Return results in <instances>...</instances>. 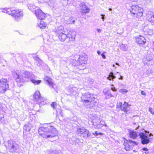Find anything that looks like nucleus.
Segmentation results:
<instances>
[{
    "label": "nucleus",
    "instance_id": "nucleus-1",
    "mask_svg": "<svg viewBox=\"0 0 154 154\" xmlns=\"http://www.w3.org/2000/svg\"><path fill=\"white\" fill-rule=\"evenodd\" d=\"M12 75L17 82L24 83L29 81H31L35 85H39L41 82L40 80H35L33 79L34 75L28 71L20 72L19 70H16L12 72Z\"/></svg>",
    "mask_w": 154,
    "mask_h": 154
},
{
    "label": "nucleus",
    "instance_id": "nucleus-2",
    "mask_svg": "<svg viewBox=\"0 0 154 154\" xmlns=\"http://www.w3.org/2000/svg\"><path fill=\"white\" fill-rule=\"evenodd\" d=\"M38 133L39 135L43 138H52L58 134L56 128L51 126L48 127H40L38 130Z\"/></svg>",
    "mask_w": 154,
    "mask_h": 154
},
{
    "label": "nucleus",
    "instance_id": "nucleus-3",
    "mask_svg": "<svg viewBox=\"0 0 154 154\" xmlns=\"http://www.w3.org/2000/svg\"><path fill=\"white\" fill-rule=\"evenodd\" d=\"M138 134L141 143L143 145L148 144L150 142V140L152 138L151 137L153 136L152 134L144 129L142 130Z\"/></svg>",
    "mask_w": 154,
    "mask_h": 154
},
{
    "label": "nucleus",
    "instance_id": "nucleus-4",
    "mask_svg": "<svg viewBox=\"0 0 154 154\" xmlns=\"http://www.w3.org/2000/svg\"><path fill=\"white\" fill-rule=\"evenodd\" d=\"M2 12L11 15L14 17L15 20L17 21L23 16V13L20 10H14L12 8H6L4 9Z\"/></svg>",
    "mask_w": 154,
    "mask_h": 154
},
{
    "label": "nucleus",
    "instance_id": "nucleus-5",
    "mask_svg": "<svg viewBox=\"0 0 154 154\" xmlns=\"http://www.w3.org/2000/svg\"><path fill=\"white\" fill-rule=\"evenodd\" d=\"M81 99L83 103L87 106L90 105L92 102L94 103L97 102L96 100H95L96 99L94 95L88 92L82 93Z\"/></svg>",
    "mask_w": 154,
    "mask_h": 154
},
{
    "label": "nucleus",
    "instance_id": "nucleus-6",
    "mask_svg": "<svg viewBox=\"0 0 154 154\" xmlns=\"http://www.w3.org/2000/svg\"><path fill=\"white\" fill-rule=\"evenodd\" d=\"M123 145L125 146V149L127 151L129 150L132 149L133 147L135 145H137L138 143L136 141L131 140H127L125 138Z\"/></svg>",
    "mask_w": 154,
    "mask_h": 154
},
{
    "label": "nucleus",
    "instance_id": "nucleus-7",
    "mask_svg": "<svg viewBox=\"0 0 154 154\" xmlns=\"http://www.w3.org/2000/svg\"><path fill=\"white\" fill-rule=\"evenodd\" d=\"M72 33L71 31H70L69 32L68 34H65L63 32L60 33V34L58 35L59 39L62 42L64 41L66 38H69V39L71 38L73 39H75V33L74 32H72V35L71 34Z\"/></svg>",
    "mask_w": 154,
    "mask_h": 154
},
{
    "label": "nucleus",
    "instance_id": "nucleus-8",
    "mask_svg": "<svg viewBox=\"0 0 154 154\" xmlns=\"http://www.w3.org/2000/svg\"><path fill=\"white\" fill-rule=\"evenodd\" d=\"M8 82L6 79H2L0 80V92L4 93L9 88Z\"/></svg>",
    "mask_w": 154,
    "mask_h": 154
},
{
    "label": "nucleus",
    "instance_id": "nucleus-9",
    "mask_svg": "<svg viewBox=\"0 0 154 154\" xmlns=\"http://www.w3.org/2000/svg\"><path fill=\"white\" fill-rule=\"evenodd\" d=\"M77 133L81 136H82L86 138L90 136L91 134L88 130L84 127L77 128L76 131Z\"/></svg>",
    "mask_w": 154,
    "mask_h": 154
},
{
    "label": "nucleus",
    "instance_id": "nucleus-10",
    "mask_svg": "<svg viewBox=\"0 0 154 154\" xmlns=\"http://www.w3.org/2000/svg\"><path fill=\"white\" fill-rule=\"evenodd\" d=\"M8 147L10 149L12 152H16L18 149V145L11 140H9L8 141Z\"/></svg>",
    "mask_w": 154,
    "mask_h": 154
},
{
    "label": "nucleus",
    "instance_id": "nucleus-11",
    "mask_svg": "<svg viewBox=\"0 0 154 154\" xmlns=\"http://www.w3.org/2000/svg\"><path fill=\"white\" fill-rule=\"evenodd\" d=\"M35 14L38 19L40 20H42L45 19V14L38 8L35 10Z\"/></svg>",
    "mask_w": 154,
    "mask_h": 154
},
{
    "label": "nucleus",
    "instance_id": "nucleus-12",
    "mask_svg": "<svg viewBox=\"0 0 154 154\" xmlns=\"http://www.w3.org/2000/svg\"><path fill=\"white\" fill-rule=\"evenodd\" d=\"M87 57L86 55H82L80 56L77 60L76 61L77 63L75 64H73V65L77 66L82 64H85L87 63Z\"/></svg>",
    "mask_w": 154,
    "mask_h": 154
},
{
    "label": "nucleus",
    "instance_id": "nucleus-13",
    "mask_svg": "<svg viewBox=\"0 0 154 154\" xmlns=\"http://www.w3.org/2000/svg\"><path fill=\"white\" fill-rule=\"evenodd\" d=\"M33 99L37 101V103L40 104L43 102V99L41 96L39 91H36L33 95Z\"/></svg>",
    "mask_w": 154,
    "mask_h": 154
},
{
    "label": "nucleus",
    "instance_id": "nucleus-14",
    "mask_svg": "<svg viewBox=\"0 0 154 154\" xmlns=\"http://www.w3.org/2000/svg\"><path fill=\"white\" fill-rule=\"evenodd\" d=\"M130 105L125 102L123 104L121 110L126 113H129L131 112V109L130 107Z\"/></svg>",
    "mask_w": 154,
    "mask_h": 154
},
{
    "label": "nucleus",
    "instance_id": "nucleus-15",
    "mask_svg": "<svg viewBox=\"0 0 154 154\" xmlns=\"http://www.w3.org/2000/svg\"><path fill=\"white\" fill-rule=\"evenodd\" d=\"M80 7L82 10L81 12L83 13V14L85 15L86 14L89 12V9L86 7V4L84 2H81L80 4Z\"/></svg>",
    "mask_w": 154,
    "mask_h": 154
},
{
    "label": "nucleus",
    "instance_id": "nucleus-16",
    "mask_svg": "<svg viewBox=\"0 0 154 154\" xmlns=\"http://www.w3.org/2000/svg\"><path fill=\"white\" fill-rule=\"evenodd\" d=\"M136 40L139 45L143 46L146 43V40L145 38L141 35H139V36L136 37Z\"/></svg>",
    "mask_w": 154,
    "mask_h": 154
},
{
    "label": "nucleus",
    "instance_id": "nucleus-17",
    "mask_svg": "<svg viewBox=\"0 0 154 154\" xmlns=\"http://www.w3.org/2000/svg\"><path fill=\"white\" fill-rule=\"evenodd\" d=\"M140 8H139V6L137 5H132L130 9V11L132 14H133V17H135V15L137 12L139 10Z\"/></svg>",
    "mask_w": 154,
    "mask_h": 154
},
{
    "label": "nucleus",
    "instance_id": "nucleus-18",
    "mask_svg": "<svg viewBox=\"0 0 154 154\" xmlns=\"http://www.w3.org/2000/svg\"><path fill=\"white\" fill-rule=\"evenodd\" d=\"M75 18L72 17H67L65 19V22L67 24H74Z\"/></svg>",
    "mask_w": 154,
    "mask_h": 154
},
{
    "label": "nucleus",
    "instance_id": "nucleus-19",
    "mask_svg": "<svg viewBox=\"0 0 154 154\" xmlns=\"http://www.w3.org/2000/svg\"><path fill=\"white\" fill-rule=\"evenodd\" d=\"M103 92L104 95L107 96L106 97V99L114 97V96L111 94L110 90L107 88L104 89L103 91Z\"/></svg>",
    "mask_w": 154,
    "mask_h": 154
},
{
    "label": "nucleus",
    "instance_id": "nucleus-20",
    "mask_svg": "<svg viewBox=\"0 0 154 154\" xmlns=\"http://www.w3.org/2000/svg\"><path fill=\"white\" fill-rule=\"evenodd\" d=\"M138 136L137 133L134 131H129V137L133 139H135Z\"/></svg>",
    "mask_w": 154,
    "mask_h": 154
},
{
    "label": "nucleus",
    "instance_id": "nucleus-21",
    "mask_svg": "<svg viewBox=\"0 0 154 154\" xmlns=\"http://www.w3.org/2000/svg\"><path fill=\"white\" fill-rule=\"evenodd\" d=\"M44 80L48 83L49 86L52 88H54V84L52 81V79L48 76H46L44 78Z\"/></svg>",
    "mask_w": 154,
    "mask_h": 154
},
{
    "label": "nucleus",
    "instance_id": "nucleus-22",
    "mask_svg": "<svg viewBox=\"0 0 154 154\" xmlns=\"http://www.w3.org/2000/svg\"><path fill=\"white\" fill-rule=\"evenodd\" d=\"M63 31V28L62 26L58 27L54 29V31L57 34V36L60 34V33H62Z\"/></svg>",
    "mask_w": 154,
    "mask_h": 154
},
{
    "label": "nucleus",
    "instance_id": "nucleus-23",
    "mask_svg": "<svg viewBox=\"0 0 154 154\" xmlns=\"http://www.w3.org/2000/svg\"><path fill=\"white\" fill-rule=\"evenodd\" d=\"M143 9L140 8V10L136 13L135 15H136V19L137 20H138L140 17L142 16L143 14Z\"/></svg>",
    "mask_w": 154,
    "mask_h": 154
},
{
    "label": "nucleus",
    "instance_id": "nucleus-24",
    "mask_svg": "<svg viewBox=\"0 0 154 154\" xmlns=\"http://www.w3.org/2000/svg\"><path fill=\"white\" fill-rule=\"evenodd\" d=\"M116 78V76H115L112 72H111L109 73L108 76L107 77V79L109 80L113 81V79Z\"/></svg>",
    "mask_w": 154,
    "mask_h": 154
},
{
    "label": "nucleus",
    "instance_id": "nucleus-25",
    "mask_svg": "<svg viewBox=\"0 0 154 154\" xmlns=\"http://www.w3.org/2000/svg\"><path fill=\"white\" fill-rule=\"evenodd\" d=\"M39 26L40 28L44 29L46 27V25L44 22L41 21Z\"/></svg>",
    "mask_w": 154,
    "mask_h": 154
},
{
    "label": "nucleus",
    "instance_id": "nucleus-26",
    "mask_svg": "<svg viewBox=\"0 0 154 154\" xmlns=\"http://www.w3.org/2000/svg\"><path fill=\"white\" fill-rule=\"evenodd\" d=\"M148 20L151 23H154V14L150 15Z\"/></svg>",
    "mask_w": 154,
    "mask_h": 154
},
{
    "label": "nucleus",
    "instance_id": "nucleus-27",
    "mask_svg": "<svg viewBox=\"0 0 154 154\" xmlns=\"http://www.w3.org/2000/svg\"><path fill=\"white\" fill-rule=\"evenodd\" d=\"M121 49L123 51H127L128 50L127 45L126 44H122L121 45Z\"/></svg>",
    "mask_w": 154,
    "mask_h": 154
},
{
    "label": "nucleus",
    "instance_id": "nucleus-28",
    "mask_svg": "<svg viewBox=\"0 0 154 154\" xmlns=\"http://www.w3.org/2000/svg\"><path fill=\"white\" fill-rule=\"evenodd\" d=\"M37 8H38V7L33 5L30 6V7L28 6L29 9L32 11H35V10H36Z\"/></svg>",
    "mask_w": 154,
    "mask_h": 154
},
{
    "label": "nucleus",
    "instance_id": "nucleus-29",
    "mask_svg": "<svg viewBox=\"0 0 154 154\" xmlns=\"http://www.w3.org/2000/svg\"><path fill=\"white\" fill-rule=\"evenodd\" d=\"M100 122V121L98 119H93L92 122V125H93L96 126V124H97Z\"/></svg>",
    "mask_w": 154,
    "mask_h": 154
},
{
    "label": "nucleus",
    "instance_id": "nucleus-30",
    "mask_svg": "<svg viewBox=\"0 0 154 154\" xmlns=\"http://www.w3.org/2000/svg\"><path fill=\"white\" fill-rule=\"evenodd\" d=\"M23 129L26 131H29L30 130L31 128L29 125H26L24 126Z\"/></svg>",
    "mask_w": 154,
    "mask_h": 154
},
{
    "label": "nucleus",
    "instance_id": "nucleus-31",
    "mask_svg": "<svg viewBox=\"0 0 154 154\" xmlns=\"http://www.w3.org/2000/svg\"><path fill=\"white\" fill-rule=\"evenodd\" d=\"M122 103L121 102H118L117 103V108H119L121 110L122 106H123Z\"/></svg>",
    "mask_w": 154,
    "mask_h": 154
},
{
    "label": "nucleus",
    "instance_id": "nucleus-32",
    "mask_svg": "<svg viewBox=\"0 0 154 154\" xmlns=\"http://www.w3.org/2000/svg\"><path fill=\"white\" fill-rule=\"evenodd\" d=\"M103 125L102 124L98 123L97 124V123L96 125V128L97 129L100 128L101 127H103Z\"/></svg>",
    "mask_w": 154,
    "mask_h": 154
},
{
    "label": "nucleus",
    "instance_id": "nucleus-33",
    "mask_svg": "<svg viewBox=\"0 0 154 154\" xmlns=\"http://www.w3.org/2000/svg\"><path fill=\"white\" fill-rule=\"evenodd\" d=\"M0 63H2V66H5V65L6 64V62L5 60L2 59L1 60H0Z\"/></svg>",
    "mask_w": 154,
    "mask_h": 154
},
{
    "label": "nucleus",
    "instance_id": "nucleus-34",
    "mask_svg": "<svg viewBox=\"0 0 154 154\" xmlns=\"http://www.w3.org/2000/svg\"><path fill=\"white\" fill-rule=\"evenodd\" d=\"M128 92V91L125 89H122L120 90L119 92L122 93V94H124L125 93H126Z\"/></svg>",
    "mask_w": 154,
    "mask_h": 154
},
{
    "label": "nucleus",
    "instance_id": "nucleus-35",
    "mask_svg": "<svg viewBox=\"0 0 154 154\" xmlns=\"http://www.w3.org/2000/svg\"><path fill=\"white\" fill-rule=\"evenodd\" d=\"M56 103L55 102H53L51 104V106L54 109L56 107Z\"/></svg>",
    "mask_w": 154,
    "mask_h": 154
},
{
    "label": "nucleus",
    "instance_id": "nucleus-36",
    "mask_svg": "<svg viewBox=\"0 0 154 154\" xmlns=\"http://www.w3.org/2000/svg\"><path fill=\"white\" fill-rule=\"evenodd\" d=\"M149 111L152 114L154 115V109L152 108H149Z\"/></svg>",
    "mask_w": 154,
    "mask_h": 154
},
{
    "label": "nucleus",
    "instance_id": "nucleus-37",
    "mask_svg": "<svg viewBox=\"0 0 154 154\" xmlns=\"http://www.w3.org/2000/svg\"><path fill=\"white\" fill-rule=\"evenodd\" d=\"M93 134L96 136L98 135L99 134L102 135H103V134L100 133H98L97 132V131H96L94 133H93Z\"/></svg>",
    "mask_w": 154,
    "mask_h": 154
},
{
    "label": "nucleus",
    "instance_id": "nucleus-38",
    "mask_svg": "<svg viewBox=\"0 0 154 154\" xmlns=\"http://www.w3.org/2000/svg\"><path fill=\"white\" fill-rule=\"evenodd\" d=\"M37 62L38 63L37 64L38 66L41 65L42 63V61L40 59L38 61H37Z\"/></svg>",
    "mask_w": 154,
    "mask_h": 154
},
{
    "label": "nucleus",
    "instance_id": "nucleus-39",
    "mask_svg": "<svg viewBox=\"0 0 154 154\" xmlns=\"http://www.w3.org/2000/svg\"><path fill=\"white\" fill-rule=\"evenodd\" d=\"M52 154H59V152L58 150H56L53 151Z\"/></svg>",
    "mask_w": 154,
    "mask_h": 154
},
{
    "label": "nucleus",
    "instance_id": "nucleus-40",
    "mask_svg": "<svg viewBox=\"0 0 154 154\" xmlns=\"http://www.w3.org/2000/svg\"><path fill=\"white\" fill-rule=\"evenodd\" d=\"M105 53V52H104L103 53H102L101 54V56H102V58L104 59H105L106 58V56L104 54V53Z\"/></svg>",
    "mask_w": 154,
    "mask_h": 154
},
{
    "label": "nucleus",
    "instance_id": "nucleus-41",
    "mask_svg": "<svg viewBox=\"0 0 154 154\" xmlns=\"http://www.w3.org/2000/svg\"><path fill=\"white\" fill-rule=\"evenodd\" d=\"M33 58L34 60H35L37 62V61H38L40 59L38 57H33Z\"/></svg>",
    "mask_w": 154,
    "mask_h": 154
},
{
    "label": "nucleus",
    "instance_id": "nucleus-42",
    "mask_svg": "<svg viewBox=\"0 0 154 154\" xmlns=\"http://www.w3.org/2000/svg\"><path fill=\"white\" fill-rule=\"evenodd\" d=\"M146 59L147 60H148L149 61H150L153 59V58L152 57H150V58H149V57H147Z\"/></svg>",
    "mask_w": 154,
    "mask_h": 154
},
{
    "label": "nucleus",
    "instance_id": "nucleus-43",
    "mask_svg": "<svg viewBox=\"0 0 154 154\" xmlns=\"http://www.w3.org/2000/svg\"><path fill=\"white\" fill-rule=\"evenodd\" d=\"M101 19L103 20V21L105 19V15L103 14H101Z\"/></svg>",
    "mask_w": 154,
    "mask_h": 154
},
{
    "label": "nucleus",
    "instance_id": "nucleus-44",
    "mask_svg": "<svg viewBox=\"0 0 154 154\" xmlns=\"http://www.w3.org/2000/svg\"><path fill=\"white\" fill-rule=\"evenodd\" d=\"M111 90L113 91H116V88L114 87H112L111 88Z\"/></svg>",
    "mask_w": 154,
    "mask_h": 154
},
{
    "label": "nucleus",
    "instance_id": "nucleus-45",
    "mask_svg": "<svg viewBox=\"0 0 154 154\" xmlns=\"http://www.w3.org/2000/svg\"><path fill=\"white\" fill-rule=\"evenodd\" d=\"M141 94L143 95H146V93L143 91H141Z\"/></svg>",
    "mask_w": 154,
    "mask_h": 154
},
{
    "label": "nucleus",
    "instance_id": "nucleus-46",
    "mask_svg": "<svg viewBox=\"0 0 154 154\" xmlns=\"http://www.w3.org/2000/svg\"><path fill=\"white\" fill-rule=\"evenodd\" d=\"M143 151H148V149H147L146 148L144 147L143 149Z\"/></svg>",
    "mask_w": 154,
    "mask_h": 154
},
{
    "label": "nucleus",
    "instance_id": "nucleus-47",
    "mask_svg": "<svg viewBox=\"0 0 154 154\" xmlns=\"http://www.w3.org/2000/svg\"><path fill=\"white\" fill-rule=\"evenodd\" d=\"M120 77L119 78V80H123V76L121 75L120 74Z\"/></svg>",
    "mask_w": 154,
    "mask_h": 154
},
{
    "label": "nucleus",
    "instance_id": "nucleus-48",
    "mask_svg": "<svg viewBox=\"0 0 154 154\" xmlns=\"http://www.w3.org/2000/svg\"><path fill=\"white\" fill-rule=\"evenodd\" d=\"M97 31L98 32H101V30L100 29H97Z\"/></svg>",
    "mask_w": 154,
    "mask_h": 154
},
{
    "label": "nucleus",
    "instance_id": "nucleus-49",
    "mask_svg": "<svg viewBox=\"0 0 154 154\" xmlns=\"http://www.w3.org/2000/svg\"><path fill=\"white\" fill-rule=\"evenodd\" d=\"M97 53L99 55H101V52L99 51H97Z\"/></svg>",
    "mask_w": 154,
    "mask_h": 154
},
{
    "label": "nucleus",
    "instance_id": "nucleus-50",
    "mask_svg": "<svg viewBox=\"0 0 154 154\" xmlns=\"http://www.w3.org/2000/svg\"><path fill=\"white\" fill-rule=\"evenodd\" d=\"M2 105L0 103V110L2 109Z\"/></svg>",
    "mask_w": 154,
    "mask_h": 154
},
{
    "label": "nucleus",
    "instance_id": "nucleus-51",
    "mask_svg": "<svg viewBox=\"0 0 154 154\" xmlns=\"http://www.w3.org/2000/svg\"><path fill=\"white\" fill-rule=\"evenodd\" d=\"M13 54V56L14 57H15V55L13 53V54Z\"/></svg>",
    "mask_w": 154,
    "mask_h": 154
},
{
    "label": "nucleus",
    "instance_id": "nucleus-52",
    "mask_svg": "<svg viewBox=\"0 0 154 154\" xmlns=\"http://www.w3.org/2000/svg\"><path fill=\"white\" fill-rule=\"evenodd\" d=\"M131 1H133V2H137V0H131Z\"/></svg>",
    "mask_w": 154,
    "mask_h": 154
},
{
    "label": "nucleus",
    "instance_id": "nucleus-53",
    "mask_svg": "<svg viewBox=\"0 0 154 154\" xmlns=\"http://www.w3.org/2000/svg\"><path fill=\"white\" fill-rule=\"evenodd\" d=\"M109 11H111L112 10V9L111 8H109Z\"/></svg>",
    "mask_w": 154,
    "mask_h": 154
},
{
    "label": "nucleus",
    "instance_id": "nucleus-54",
    "mask_svg": "<svg viewBox=\"0 0 154 154\" xmlns=\"http://www.w3.org/2000/svg\"><path fill=\"white\" fill-rule=\"evenodd\" d=\"M116 65H119V63H116Z\"/></svg>",
    "mask_w": 154,
    "mask_h": 154
},
{
    "label": "nucleus",
    "instance_id": "nucleus-55",
    "mask_svg": "<svg viewBox=\"0 0 154 154\" xmlns=\"http://www.w3.org/2000/svg\"><path fill=\"white\" fill-rule=\"evenodd\" d=\"M139 127H139H139H137V128L136 129V130H137V129H138Z\"/></svg>",
    "mask_w": 154,
    "mask_h": 154
},
{
    "label": "nucleus",
    "instance_id": "nucleus-56",
    "mask_svg": "<svg viewBox=\"0 0 154 154\" xmlns=\"http://www.w3.org/2000/svg\"><path fill=\"white\" fill-rule=\"evenodd\" d=\"M112 66H113V67H115V65H114V64H113V65H112Z\"/></svg>",
    "mask_w": 154,
    "mask_h": 154
},
{
    "label": "nucleus",
    "instance_id": "nucleus-57",
    "mask_svg": "<svg viewBox=\"0 0 154 154\" xmlns=\"http://www.w3.org/2000/svg\"><path fill=\"white\" fill-rule=\"evenodd\" d=\"M105 127H106L107 126V125H104Z\"/></svg>",
    "mask_w": 154,
    "mask_h": 154
},
{
    "label": "nucleus",
    "instance_id": "nucleus-58",
    "mask_svg": "<svg viewBox=\"0 0 154 154\" xmlns=\"http://www.w3.org/2000/svg\"><path fill=\"white\" fill-rule=\"evenodd\" d=\"M116 73H119L118 72H117Z\"/></svg>",
    "mask_w": 154,
    "mask_h": 154
},
{
    "label": "nucleus",
    "instance_id": "nucleus-59",
    "mask_svg": "<svg viewBox=\"0 0 154 154\" xmlns=\"http://www.w3.org/2000/svg\"><path fill=\"white\" fill-rule=\"evenodd\" d=\"M112 86H113V85H112Z\"/></svg>",
    "mask_w": 154,
    "mask_h": 154
}]
</instances>
